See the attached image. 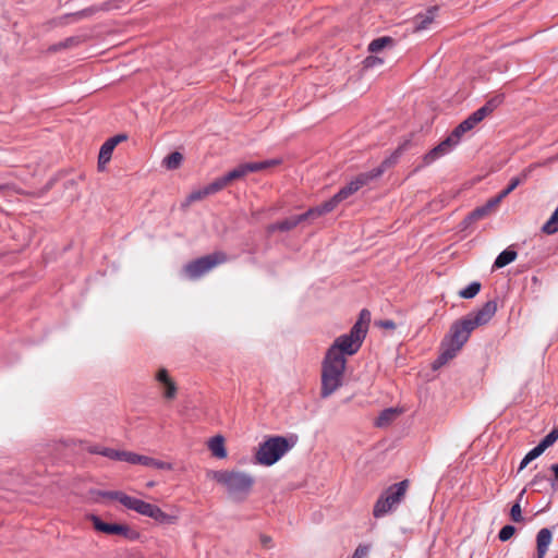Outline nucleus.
Masks as SVG:
<instances>
[{"label": "nucleus", "mask_w": 558, "mask_h": 558, "mask_svg": "<svg viewBox=\"0 0 558 558\" xmlns=\"http://www.w3.org/2000/svg\"><path fill=\"white\" fill-rule=\"evenodd\" d=\"M553 539V533L549 529L543 527L536 535V558H545L548 547Z\"/></svg>", "instance_id": "obj_18"}, {"label": "nucleus", "mask_w": 558, "mask_h": 558, "mask_svg": "<svg viewBox=\"0 0 558 558\" xmlns=\"http://www.w3.org/2000/svg\"><path fill=\"white\" fill-rule=\"evenodd\" d=\"M369 550V545L361 544L356 547L351 558H365L368 555Z\"/></svg>", "instance_id": "obj_37"}, {"label": "nucleus", "mask_w": 558, "mask_h": 558, "mask_svg": "<svg viewBox=\"0 0 558 558\" xmlns=\"http://www.w3.org/2000/svg\"><path fill=\"white\" fill-rule=\"evenodd\" d=\"M380 326L386 329H395L396 328L395 322H392L390 319L380 322Z\"/></svg>", "instance_id": "obj_44"}, {"label": "nucleus", "mask_w": 558, "mask_h": 558, "mask_svg": "<svg viewBox=\"0 0 558 558\" xmlns=\"http://www.w3.org/2000/svg\"><path fill=\"white\" fill-rule=\"evenodd\" d=\"M487 114H489L488 107L480 108L475 112H473L469 118L462 121L442 142H440L437 146H435L433 149H430L427 154L424 155V166L432 165L440 157L449 154L459 144L462 135L471 131Z\"/></svg>", "instance_id": "obj_2"}, {"label": "nucleus", "mask_w": 558, "mask_h": 558, "mask_svg": "<svg viewBox=\"0 0 558 558\" xmlns=\"http://www.w3.org/2000/svg\"><path fill=\"white\" fill-rule=\"evenodd\" d=\"M182 160V154L179 151H173L163 159L162 163L167 169L174 170L180 167Z\"/></svg>", "instance_id": "obj_27"}, {"label": "nucleus", "mask_w": 558, "mask_h": 558, "mask_svg": "<svg viewBox=\"0 0 558 558\" xmlns=\"http://www.w3.org/2000/svg\"><path fill=\"white\" fill-rule=\"evenodd\" d=\"M487 216V213L483 208V206L475 208L472 213L469 214V216L465 218V223H471L473 221L480 220Z\"/></svg>", "instance_id": "obj_34"}, {"label": "nucleus", "mask_w": 558, "mask_h": 558, "mask_svg": "<svg viewBox=\"0 0 558 558\" xmlns=\"http://www.w3.org/2000/svg\"><path fill=\"white\" fill-rule=\"evenodd\" d=\"M383 63V60L378 57L369 56L364 60L365 68H374Z\"/></svg>", "instance_id": "obj_40"}, {"label": "nucleus", "mask_w": 558, "mask_h": 558, "mask_svg": "<svg viewBox=\"0 0 558 558\" xmlns=\"http://www.w3.org/2000/svg\"><path fill=\"white\" fill-rule=\"evenodd\" d=\"M113 141H106L99 151L98 156V168L104 170L106 165L110 161L112 151L114 149Z\"/></svg>", "instance_id": "obj_21"}, {"label": "nucleus", "mask_w": 558, "mask_h": 558, "mask_svg": "<svg viewBox=\"0 0 558 558\" xmlns=\"http://www.w3.org/2000/svg\"><path fill=\"white\" fill-rule=\"evenodd\" d=\"M123 506L129 510H133L138 514L148 517L161 524L174 523L177 519L174 515H170L163 512L158 506L146 502L135 497H124Z\"/></svg>", "instance_id": "obj_10"}, {"label": "nucleus", "mask_w": 558, "mask_h": 558, "mask_svg": "<svg viewBox=\"0 0 558 558\" xmlns=\"http://www.w3.org/2000/svg\"><path fill=\"white\" fill-rule=\"evenodd\" d=\"M208 478L215 480L221 484L228 497L234 501H240L244 495V473L235 471H214L206 473Z\"/></svg>", "instance_id": "obj_8"}, {"label": "nucleus", "mask_w": 558, "mask_h": 558, "mask_svg": "<svg viewBox=\"0 0 558 558\" xmlns=\"http://www.w3.org/2000/svg\"><path fill=\"white\" fill-rule=\"evenodd\" d=\"M550 470L554 472L555 478L558 480V463L553 464Z\"/></svg>", "instance_id": "obj_47"}, {"label": "nucleus", "mask_w": 558, "mask_h": 558, "mask_svg": "<svg viewBox=\"0 0 558 558\" xmlns=\"http://www.w3.org/2000/svg\"><path fill=\"white\" fill-rule=\"evenodd\" d=\"M126 140V135L124 134H118L111 138H109L108 141H113V144H114V147L122 141Z\"/></svg>", "instance_id": "obj_45"}, {"label": "nucleus", "mask_w": 558, "mask_h": 558, "mask_svg": "<svg viewBox=\"0 0 558 558\" xmlns=\"http://www.w3.org/2000/svg\"><path fill=\"white\" fill-rule=\"evenodd\" d=\"M347 359L326 353L322 363L320 397L328 398L343 384Z\"/></svg>", "instance_id": "obj_5"}, {"label": "nucleus", "mask_w": 558, "mask_h": 558, "mask_svg": "<svg viewBox=\"0 0 558 558\" xmlns=\"http://www.w3.org/2000/svg\"><path fill=\"white\" fill-rule=\"evenodd\" d=\"M298 442L296 435L271 436L258 445L254 454V463L271 466L277 463L283 456L294 448Z\"/></svg>", "instance_id": "obj_4"}, {"label": "nucleus", "mask_w": 558, "mask_h": 558, "mask_svg": "<svg viewBox=\"0 0 558 558\" xmlns=\"http://www.w3.org/2000/svg\"><path fill=\"white\" fill-rule=\"evenodd\" d=\"M399 412L393 408L385 409L376 420V425L379 427L387 426L390 422H392Z\"/></svg>", "instance_id": "obj_25"}, {"label": "nucleus", "mask_w": 558, "mask_h": 558, "mask_svg": "<svg viewBox=\"0 0 558 558\" xmlns=\"http://www.w3.org/2000/svg\"><path fill=\"white\" fill-rule=\"evenodd\" d=\"M531 172V168L524 170L521 175L514 177L510 180L508 186L504 189L499 195L505 198L507 197L513 190H515L522 182H524Z\"/></svg>", "instance_id": "obj_22"}, {"label": "nucleus", "mask_w": 558, "mask_h": 558, "mask_svg": "<svg viewBox=\"0 0 558 558\" xmlns=\"http://www.w3.org/2000/svg\"><path fill=\"white\" fill-rule=\"evenodd\" d=\"M517 258V252L510 247L502 251L494 262V268H502Z\"/></svg>", "instance_id": "obj_23"}, {"label": "nucleus", "mask_w": 558, "mask_h": 558, "mask_svg": "<svg viewBox=\"0 0 558 558\" xmlns=\"http://www.w3.org/2000/svg\"><path fill=\"white\" fill-rule=\"evenodd\" d=\"M124 461L130 464H140L157 470L171 471L173 469V465L170 462H165L148 456L137 454L131 451H125Z\"/></svg>", "instance_id": "obj_13"}, {"label": "nucleus", "mask_w": 558, "mask_h": 558, "mask_svg": "<svg viewBox=\"0 0 558 558\" xmlns=\"http://www.w3.org/2000/svg\"><path fill=\"white\" fill-rule=\"evenodd\" d=\"M89 451L92 453L100 454V456H104L111 460H117V461H124V457H125L124 450H116V449L107 448V447L94 446L89 449Z\"/></svg>", "instance_id": "obj_20"}, {"label": "nucleus", "mask_w": 558, "mask_h": 558, "mask_svg": "<svg viewBox=\"0 0 558 558\" xmlns=\"http://www.w3.org/2000/svg\"><path fill=\"white\" fill-rule=\"evenodd\" d=\"M156 380L159 383L163 398L167 400H172L177 396V385L173 379L169 376V373L166 368H160L156 374Z\"/></svg>", "instance_id": "obj_15"}, {"label": "nucleus", "mask_w": 558, "mask_h": 558, "mask_svg": "<svg viewBox=\"0 0 558 558\" xmlns=\"http://www.w3.org/2000/svg\"><path fill=\"white\" fill-rule=\"evenodd\" d=\"M543 452L544 451L541 449L538 445L534 447L532 450H530L521 460L519 465V472L525 469L530 462L538 458Z\"/></svg>", "instance_id": "obj_29"}, {"label": "nucleus", "mask_w": 558, "mask_h": 558, "mask_svg": "<svg viewBox=\"0 0 558 558\" xmlns=\"http://www.w3.org/2000/svg\"><path fill=\"white\" fill-rule=\"evenodd\" d=\"M515 533V527L512 525H505L498 533V538L501 542H507Z\"/></svg>", "instance_id": "obj_36"}, {"label": "nucleus", "mask_w": 558, "mask_h": 558, "mask_svg": "<svg viewBox=\"0 0 558 558\" xmlns=\"http://www.w3.org/2000/svg\"><path fill=\"white\" fill-rule=\"evenodd\" d=\"M260 542L265 547H270L271 538L269 536H262Z\"/></svg>", "instance_id": "obj_46"}, {"label": "nucleus", "mask_w": 558, "mask_h": 558, "mask_svg": "<svg viewBox=\"0 0 558 558\" xmlns=\"http://www.w3.org/2000/svg\"><path fill=\"white\" fill-rule=\"evenodd\" d=\"M555 558H558V557H555Z\"/></svg>", "instance_id": "obj_51"}, {"label": "nucleus", "mask_w": 558, "mask_h": 558, "mask_svg": "<svg viewBox=\"0 0 558 558\" xmlns=\"http://www.w3.org/2000/svg\"><path fill=\"white\" fill-rule=\"evenodd\" d=\"M546 480L545 475L538 473L536 474L533 480L531 481L530 485L535 486L538 485L541 482H544Z\"/></svg>", "instance_id": "obj_42"}, {"label": "nucleus", "mask_w": 558, "mask_h": 558, "mask_svg": "<svg viewBox=\"0 0 558 558\" xmlns=\"http://www.w3.org/2000/svg\"><path fill=\"white\" fill-rule=\"evenodd\" d=\"M483 208L485 209V211L487 213V215L493 210V208L489 206V204H485L483 205Z\"/></svg>", "instance_id": "obj_48"}, {"label": "nucleus", "mask_w": 558, "mask_h": 558, "mask_svg": "<svg viewBox=\"0 0 558 558\" xmlns=\"http://www.w3.org/2000/svg\"><path fill=\"white\" fill-rule=\"evenodd\" d=\"M154 485H155V483H154V482H148V483L146 484V486H147V487H153Z\"/></svg>", "instance_id": "obj_50"}, {"label": "nucleus", "mask_w": 558, "mask_h": 558, "mask_svg": "<svg viewBox=\"0 0 558 558\" xmlns=\"http://www.w3.org/2000/svg\"><path fill=\"white\" fill-rule=\"evenodd\" d=\"M371 320V313L367 310H362L360 313V318L356 323H361L365 328V332L367 331V326Z\"/></svg>", "instance_id": "obj_39"}, {"label": "nucleus", "mask_w": 558, "mask_h": 558, "mask_svg": "<svg viewBox=\"0 0 558 558\" xmlns=\"http://www.w3.org/2000/svg\"><path fill=\"white\" fill-rule=\"evenodd\" d=\"M225 260L226 255L223 253L215 252L187 263L182 268V274L190 280H196L209 272L216 266L222 264Z\"/></svg>", "instance_id": "obj_9"}, {"label": "nucleus", "mask_w": 558, "mask_h": 558, "mask_svg": "<svg viewBox=\"0 0 558 558\" xmlns=\"http://www.w3.org/2000/svg\"><path fill=\"white\" fill-rule=\"evenodd\" d=\"M280 163L279 159H267L256 162H246V173L263 171Z\"/></svg>", "instance_id": "obj_24"}, {"label": "nucleus", "mask_w": 558, "mask_h": 558, "mask_svg": "<svg viewBox=\"0 0 558 558\" xmlns=\"http://www.w3.org/2000/svg\"><path fill=\"white\" fill-rule=\"evenodd\" d=\"M391 44H392V38L387 37V36L379 37V38H376V39L371 41V44L368 45V51H371L373 53L379 52L387 45H391Z\"/></svg>", "instance_id": "obj_28"}, {"label": "nucleus", "mask_w": 558, "mask_h": 558, "mask_svg": "<svg viewBox=\"0 0 558 558\" xmlns=\"http://www.w3.org/2000/svg\"><path fill=\"white\" fill-rule=\"evenodd\" d=\"M104 496L108 497V498H111V499H114V500H118L121 505H123V499L124 497H130L129 495L122 493V492H119V490H114V492H107L104 494Z\"/></svg>", "instance_id": "obj_38"}, {"label": "nucleus", "mask_w": 558, "mask_h": 558, "mask_svg": "<svg viewBox=\"0 0 558 558\" xmlns=\"http://www.w3.org/2000/svg\"><path fill=\"white\" fill-rule=\"evenodd\" d=\"M481 290V283L477 281L471 282L468 287L459 292V295L463 299L474 298Z\"/></svg>", "instance_id": "obj_32"}, {"label": "nucleus", "mask_w": 558, "mask_h": 558, "mask_svg": "<svg viewBox=\"0 0 558 558\" xmlns=\"http://www.w3.org/2000/svg\"><path fill=\"white\" fill-rule=\"evenodd\" d=\"M242 177H244V165H239L235 169L206 185L205 193H208L209 195L215 194L229 185L233 180Z\"/></svg>", "instance_id": "obj_14"}, {"label": "nucleus", "mask_w": 558, "mask_h": 558, "mask_svg": "<svg viewBox=\"0 0 558 558\" xmlns=\"http://www.w3.org/2000/svg\"><path fill=\"white\" fill-rule=\"evenodd\" d=\"M402 151L403 146H400L388 158H386L380 163V166L368 172L357 174L345 186L340 189V191L337 194H335L330 199L317 206L322 215L332 211L338 206V204H340L341 202L356 193L360 189L369 183L372 180L380 177L388 168L397 163Z\"/></svg>", "instance_id": "obj_1"}, {"label": "nucleus", "mask_w": 558, "mask_h": 558, "mask_svg": "<svg viewBox=\"0 0 558 558\" xmlns=\"http://www.w3.org/2000/svg\"><path fill=\"white\" fill-rule=\"evenodd\" d=\"M364 338L365 328L361 323H355L350 332L339 336L326 353L347 359V355H353L360 350Z\"/></svg>", "instance_id": "obj_6"}, {"label": "nucleus", "mask_w": 558, "mask_h": 558, "mask_svg": "<svg viewBox=\"0 0 558 558\" xmlns=\"http://www.w3.org/2000/svg\"><path fill=\"white\" fill-rule=\"evenodd\" d=\"M504 198L498 194L497 196L488 199L486 203L489 204V206L494 209L495 207H497L499 205V203L502 201Z\"/></svg>", "instance_id": "obj_41"}, {"label": "nucleus", "mask_w": 558, "mask_h": 558, "mask_svg": "<svg viewBox=\"0 0 558 558\" xmlns=\"http://www.w3.org/2000/svg\"><path fill=\"white\" fill-rule=\"evenodd\" d=\"M408 485V481H401L383 492L374 505L373 515L377 519L383 518L396 509L405 497Z\"/></svg>", "instance_id": "obj_7"}, {"label": "nucleus", "mask_w": 558, "mask_h": 558, "mask_svg": "<svg viewBox=\"0 0 558 558\" xmlns=\"http://www.w3.org/2000/svg\"><path fill=\"white\" fill-rule=\"evenodd\" d=\"M208 193H205V186L203 189L193 191L189 194V196L185 198L184 203L182 204L183 207H189L192 203L201 201L208 196Z\"/></svg>", "instance_id": "obj_33"}, {"label": "nucleus", "mask_w": 558, "mask_h": 558, "mask_svg": "<svg viewBox=\"0 0 558 558\" xmlns=\"http://www.w3.org/2000/svg\"><path fill=\"white\" fill-rule=\"evenodd\" d=\"M542 231L546 234H555L558 232V207L554 210L549 219L544 223Z\"/></svg>", "instance_id": "obj_26"}, {"label": "nucleus", "mask_w": 558, "mask_h": 558, "mask_svg": "<svg viewBox=\"0 0 558 558\" xmlns=\"http://www.w3.org/2000/svg\"><path fill=\"white\" fill-rule=\"evenodd\" d=\"M473 330L474 327L469 325V320L465 317L454 322L449 333L441 342V351L437 360L434 362V368L442 366L453 359L466 343Z\"/></svg>", "instance_id": "obj_3"}, {"label": "nucleus", "mask_w": 558, "mask_h": 558, "mask_svg": "<svg viewBox=\"0 0 558 558\" xmlns=\"http://www.w3.org/2000/svg\"><path fill=\"white\" fill-rule=\"evenodd\" d=\"M558 439V426L551 429L538 444L541 449L545 451L548 447L553 446Z\"/></svg>", "instance_id": "obj_31"}, {"label": "nucleus", "mask_w": 558, "mask_h": 558, "mask_svg": "<svg viewBox=\"0 0 558 558\" xmlns=\"http://www.w3.org/2000/svg\"><path fill=\"white\" fill-rule=\"evenodd\" d=\"M319 216H322V213H320L319 208L316 206V207L310 208L304 214L291 216L289 218H286L281 221H278V222L271 225L269 230L270 231H276V230L289 231V230L295 228L302 221L307 220V219H314Z\"/></svg>", "instance_id": "obj_11"}, {"label": "nucleus", "mask_w": 558, "mask_h": 558, "mask_svg": "<svg viewBox=\"0 0 558 558\" xmlns=\"http://www.w3.org/2000/svg\"><path fill=\"white\" fill-rule=\"evenodd\" d=\"M94 527L106 534H122L126 535L130 529L123 524H111L101 521L98 517L93 515L92 518Z\"/></svg>", "instance_id": "obj_17"}, {"label": "nucleus", "mask_w": 558, "mask_h": 558, "mask_svg": "<svg viewBox=\"0 0 558 558\" xmlns=\"http://www.w3.org/2000/svg\"><path fill=\"white\" fill-rule=\"evenodd\" d=\"M245 483L247 488L253 483V480L246 476Z\"/></svg>", "instance_id": "obj_49"}, {"label": "nucleus", "mask_w": 558, "mask_h": 558, "mask_svg": "<svg viewBox=\"0 0 558 558\" xmlns=\"http://www.w3.org/2000/svg\"><path fill=\"white\" fill-rule=\"evenodd\" d=\"M207 447L210 450L213 457L217 459H225L227 457V450L225 447V438L221 435H216L207 441Z\"/></svg>", "instance_id": "obj_19"}, {"label": "nucleus", "mask_w": 558, "mask_h": 558, "mask_svg": "<svg viewBox=\"0 0 558 558\" xmlns=\"http://www.w3.org/2000/svg\"><path fill=\"white\" fill-rule=\"evenodd\" d=\"M498 104H499V100L492 99V100L487 101L482 108H487L488 107L489 113H490L498 106Z\"/></svg>", "instance_id": "obj_43"}, {"label": "nucleus", "mask_w": 558, "mask_h": 558, "mask_svg": "<svg viewBox=\"0 0 558 558\" xmlns=\"http://www.w3.org/2000/svg\"><path fill=\"white\" fill-rule=\"evenodd\" d=\"M437 11V7H432L426 10L425 13L417 14L412 21L413 31L421 32L428 29L436 17Z\"/></svg>", "instance_id": "obj_16"}, {"label": "nucleus", "mask_w": 558, "mask_h": 558, "mask_svg": "<svg viewBox=\"0 0 558 558\" xmlns=\"http://www.w3.org/2000/svg\"><path fill=\"white\" fill-rule=\"evenodd\" d=\"M80 44L78 37H69L64 39L63 41H60L59 44L54 45L52 47L53 50H60V49H66L70 47L77 46Z\"/></svg>", "instance_id": "obj_35"}, {"label": "nucleus", "mask_w": 558, "mask_h": 558, "mask_svg": "<svg viewBox=\"0 0 558 558\" xmlns=\"http://www.w3.org/2000/svg\"><path fill=\"white\" fill-rule=\"evenodd\" d=\"M497 312V302L495 300L487 301L480 310L470 313L465 316L469 320V325H472L474 329L478 326L486 325Z\"/></svg>", "instance_id": "obj_12"}, {"label": "nucleus", "mask_w": 558, "mask_h": 558, "mask_svg": "<svg viewBox=\"0 0 558 558\" xmlns=\"http://www.w3.org/2000/svg\"><path fill=\"white\" fill-rule=\"evenodd\" d=\"M524 493L525 489H522L518 496V501L511 507L510 517L513 522H522L524 520L520 506V501L523 498Z\"/></svg>", "instance_id": "obj_30"}]
</instances>
